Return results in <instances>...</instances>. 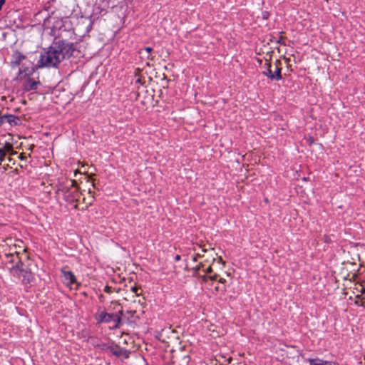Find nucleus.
Returning a JSON list of instances; mask_svg holds the SVG:
<instances>
[{
    "label": "nucleus",
    "mask_w": 365,
    "mask_h": 365,
    "mask_svg": "<svg viewBox=\"0 0 365 365\" xmlns=\"http://www.w3.org/2000/svg\"><path fill=\"white\" fill-rule=\"evenodd\" d=\"M143 51H146V53H148V56H147L148 58L153 59V57H150V53L153 51V48L151 47H146L144 49H142L141 51H140V53H142Z\"/></svg>",
    "instance_id": "18"
},
{
    "label": "nucleus",
    "mask_w": 365,
    "mask_h": 365,
    "mask_svg": "<svg viewBox=\"0 0 365 365\" xmlns=\"http://www.w3.org/2000/svg\"><path fill=\"white\" fill-rule=\"evenodd\" d=\"M54 45L61 49L60 52L63 55V59L72 56L75 50L73 43H66L64 41H58V42L55 43Z\"/></svg>",
    "instance_id": "8"
},
{
    "label": "nucleus",
    "mask_w": 365,
    "mask_h": 365,
    "mask_svg": "<svg viewBox=\"0 0 365 365\" xmlns=\"http://www.w3.org/2000/svg\"><path fill=\"white\" fill-rule=\"evenodd\" d=\"M61 49L53 44L48 50L41 54L38 61V67H55L63 60V55L61 53Z\"/></svg>",
    "instance_id": "3"
},
{
    "label": "nucleus",
    "mask_w": 365,
    "mask_h": 365,
    "mask_svg": "<svg viewBox=\"0 0 365 365\" xmlns=\"http://www.w3.org/2000/svg\"><path fill=\"white\" fill-rule=\"evenodd\" d=\"M104 292H106V293H111L113 291H112V287H109V286H106L104 287Z\"/></svg>",
    "instance_id": "19"
},
{
    "label": "nucleus",
    "mask_w": 365,
    "mask_h": 365,
    "mask_svg": "<svg viewBox=\"0 0 365 365\" xmlns=\"http://www.w3.org/2000/svg\"><path fill=\"white\" fill-rule=\"evenodd\" d=\"M282 37H280V38L277 41L278 43H282Z\"/></svg>",
    "instance_id": "27"
},
{
    "label": "nucleus",
    "mask_w": 365,
    "mask_h": 365,
    "mask_svg": "<svg viewBox=\"0 0 365 365\" xmlns=\"http://www.w3.org/2000/svg\"><path fill=\"white\" fill-rule=\"evenodd\" d=\"M131 313H132V314L133 315V314L135 313V311H133V312H132Z\"/></svg>",
    "instance_id": "29"
},
{
    "label": "nucleus",
    "mask_w": 365,
    "mask_h": 365,
    "mask_svg": "<svg viewBox=\"0 0 365 365\" xmlns=\"http://www.w3.org/2000/svg\"><path fill=\"white\" fill-rule=\"evenodd\" d=\"M190 356L188 355H184L182 356L180 361H178V358H177L173 363L177 364L178 365H188L190 362Z\"/></svg>",
    "instance_id": "17"
},
{
    "label": "nucleus",
    "mask_w": 365,
    "mask_h": 365,
    "mask_svg": "<svg viewBox=\"0 0 365 365\" xmlns=\"http://www.w3.org/2000/svg\"><path fill=\"white\" fill-rule=\"evenodd\" d=\"M215 290L217 292H218V291H222V292L225 291V286H221V287L217 286V287H215Z\"/></svg>",
    "instance_id": "20"
},
{
    "label": "nucleus",
    "mask_w": 365,
    "mask_h": 365,
    "mask_svg": "<svg viewBox=\"0 0 365 365\" xmlns=\"http://www.w3.org/2000/svg\"><path fill=\"white\" fill-rule=\"evenodd\" d=\"M107 346H108V345H106V344H103V346H102V348H101V349H103V350H106V351H109L108 349H106V347H107Z\"/></svg>",
    "instance_id": "25"
},
{
    "label": "nucleus",
    "mask_w": 365,
    "mask_h": 365,
    "mask_svg": "<svg viewBox=\"0 0 365 365\" xmlns=\"http://www.w3.org/2000/svg\"><path fill=\"white\" fill-rule=\"evenodd\" d=\"M22 241H18V244H11L9 250H4V264L9 273L23 284H29L33 280V274L29 268L26 261L29 260V256L26 249L20 244Z\"/></svg>",
    "instance_id": "1"
},
{
    "label": "nucleus",
    "mask_w": 365,
    "mask_h": 365,
    "mask_svg": "<svg viewBox=\"0 0 365 365\" xmlns=\"http://www.w3.org/2000/svg\"><path fill=\"white\" fill-rule=\"evenodd\" d=\"M218 281L220 283H222V284H224L225 282V279L223 278H220Z\"/></svg>",
    "instance_id": "24"
},
{
    "label": "nucleus",
    "mask_w": 365,
    "mask_h": 365,
    "mask_svg": "<svg viewBox=\"0 0 365 365\" xmlns=\"http://www.w3.org/2000/svg\"><path fill=\"white\" fill-rule=\"evenodd\" d=\"M262 73L267 76L271 81H279L282 79V62L276 60L272 64L267 60L262 66Z\"/></svg>",
    "instance_id": "6"
},
{
    "label": "nucleus",
    "mask_w": 365,
    "mask_h": 365,
    "mask_svg": "<svg viewBox=\"0 0 365 365\" xmlns=\"http://www.w3.org/2000/svg\"><path fill=\"white\" fill-rule=\"evenodd\" d=\"M190 266H191L190 269L193 270V275L202 279L205 282H207L208 279L215 281L218 279L217 274H212V264H209L206 267V264H204L201 260H198L197 262H192Z\"/></svg>",
    "instance_id": "4"
},
{
    "label": "nucleus",
    "mask_w": 365,
    "mask_h": 365,
    "mask_svg": "<svg viewBox=\"0 0 365 365\" xmlns=\"http://www.w3.org/2000/svg\"><path fill=\"white\" fill-rule=\"evenodd\" d=\"M19 157H20L21 159H23L22 154H21Z\"/></svg>",
    "instance_id": "28"
},
{
    "label": "nucleus",
    "mask_w": 365,
    "mask_h": 365,
    "mask_svg": "<svg viewBox=\"0 0 365 365\" xmlns=\"http://www.w3.org/2000/svg\"><path fill=\"white\" fill-rule=\"evenodd\" d=\"M56 187V194L62 195L66 202L73 203L78 200L80 192L75 180L63 179L58 182Z\"/></svg>",
    "instance_id": "2"
},
{
    "label": "nucleus",
    "mask_w": 365,
    "mask_h": 365,
    "mask_svg": "<svg viewBox=\"0 0 365 365\" xmlns=\"http://www.w3.org/2000/svg\"><path fill=\"white\" fill-rule=\"evenodd\" d=\"M33 72V68H26L24 71L20 69L19 71L17 78L21 81V87L23 91L25 92L36 91L40 85L39 81L35 80L30 76Z\"/></svg>",
    "instance_id": "5"
},
{
    "label": "nucleus",
    "mask_w": 365,
    "mask_h": 365,
    "mask_svg": "<svg viewBox=\"0 0 365 365\" xmlns=\"http://www.w3.org/2000/svg\"><path fill=\"white\" fill-rule=\"evenodd\" d=\"M62 272V277L63 278V282L67 286H71L72 284H75L76 282V279L75 275L73 274L71 271H66L63 269L61 271Z\"/></svg>",
    "instance_id": "11"
},
{
    "label": "nucleus",
    "mask_w": 365,
    "mask_h": 365,
    "mask_svg": "<svg viewBox=\"0 0 365 365\" xmlns=\"http://www.w3.org/2000/svg\"><path fill=\"white\" fill-rule=\"evenodd\" d=\"M6 123H8L10 126L17 125L21 123V120L14 115H0V127Z\"/></svg>",
    "instance_id": "9"
},
{
    "label": "nucleus",
    "mask_w": 365,
    "mask_h": 365,
    "mask_svg": "<svg viewBox=\"0 0 365 365\" xmlns=\"http://www.w3.org/2000/svg\"><path fill=\"white\" fill-rule=\"evenodd\" d=\"M138 289H139L138 287H131L132 292L135 293L137 296L139 295V294L138 293Z\"/></svg>",
    "instance_id": "22"
},
{
    "label": "nucleus",
    "mask_w": 365,
    "mask_h": 365,
    "mask_svg": "<svg viewBox=\"0 0 365 365\" xmlns=\"http://www.w3.org/2000/svg\"><path fill=\"white\" fill-rule=\"evenodd\" d=\"M269 14L267 11H264L262 13L263 19H267L269 18Z\"/></svg>",
    "instance_id": "23"
},
{
    "label": "nucleus",
    "mask_w": 365,
    "mask_h": 365,
    "mask_svg": "<svg viewBox=\"0 0 365 365\" xmlns=\"http://www.w3.org/2000/svg\"><path fill=\"white\" fill-rule=\"evenodd\" d=\"M175 259L176 261H178V260L180 259V255H176Z\"/></svg>",
    "instance_id": "26"
},
{
    "label": "nucleus",
    "mask_w": 365,
    "mask_h": 365,
    "mask_svg": "<svg viewBox=\"0 0 365 365\" xmlns=\"http://www.w3.org/2000/svg\"><path fill=\"white\" fill-rule=\"evenodd\" d=\"M354 289L356 290V292H354V294H355V296L358 294H361V292H360L361 288L359 287V285H356V287L354 288Z\"/></svg>",
    "instance_id": "21"
},
{
    "label": "nucleus",
    "mask_w": 365,
    "mask_h": 365,
    "mask_svg": "<svg viewBox=\"0 0 365 365\" xmlns=\"http://www.w3.org/2000/svg\"><path fill=\"white\" fill-rule=\"evenodd\" d=\"M13 145L9 143H6L4 145L0 148V165L4 159L6 154L13 155Z\"/></svg>",
    "instance_id": "12"
},
{
    "label": "nucleus",
    "mask_w": 365,
    "mask_h": 365,
    "mask_svg": "<svg viewBox=\"0 0 365 365\" xmlns=\"http://www.w3.org/2000/svg\"><path fill=\"white\" fill-rule=\"evenodd\" d=\"M106 349H108L113 355L119 357L123 356L125 359L129 357L130 351L128 350L120 348L119 346L114 344L110 346H107Z\"/></svg>",
    "instance_id": "10"
},
{
    "label": "nucleus",
    "mask_w": 365,
    "mask_h": 365,
    "mask_svg": "<svg viewBox=\"0 0 365 365\" xmlns=\"http://www.w3.org/2000/svg\"><path fill=\"white\" fill-rule=\"evenodd\" d=\"M123 311L115 314L107 313L105 311H98L96 315L98 323H113V328H118L121 324Z\"/></svg>",
    "instance_id": "7"
},
{
    "label": "nucleus",
    "mask_w": 365,
    "mask_h": 365,
    "mask_svg": "<svg viewBox=\"0 0 365 365\" xmlns=\"http://www.w3.org/2000/svg\"><path fill=\"white\" fill-rule=\"evenodd\" d=\"M359 287L361 288V294L356 295V300L355 301V304L360 306H365V288H364L361 284H359Z\"/></svg>",
    "instance_id": "16"
},
{
    "label": "nucleus",
    "mask_w": 365,
    "mask_h": 365,
    "mask_svg": "<svg viewBox=\"0 0 365 365\" xmlns=\"http://www.w3.org/2000/svg\"><path fill=\"white\" fill-rule=\"evenodd\" d=\"M26 58V56L18 51H16L12 54L11 65V66L16 67L21 64L23 60Z\"/></svg>",
    "instance_id": "13"
},
{
    "label": "nucleus",
    "mask_w": 365,
    "mask_h": 365,
    "mask_svg": "<svg viewBox=\"0 0 365 365\" xmlns=\"http://www.w3.org/2000/svg\"><path fill=\"white\" fill-rule=\"evenodd\" d=\"M309 365H339L337 363L320 359H309Z\"/></svg>",
    "instance_id": "15"
},
{
    "label": "nucleus",
    "mask_w": 365,
    "mask_h": 365,
    "mask_svg": "<svg viewBox=\"0 0 365 365\" xmlns=\"http://www.w3.org/2000/svg\"><path fill=\"white\" fill-rule=\"evenodd\" d=\"M199 259H200L204 264H206V267H207L209 264H212L213 262L215 261V259L214 257L209 259L207 258H205L204 255H201L200 253L192 256L191 258L192 262H197Z\"/></svg>",
    "instance_id": "14"
}]
</instances>
